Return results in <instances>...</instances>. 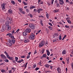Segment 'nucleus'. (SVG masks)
<instances>
[{
  "label": "nucleus",
  "instance_id": "nucleus-34",
  "mask_svg": "<svg viewBox=\"0 0 73 73\" xmlns=\"http://www.w3.org/2000/svg\"><path fill=\"white\" fill-rule=\"evenodd\" d=\"M46 17L47 19H49V15H48V13H47L46 15Z\"/></svg>",
  "mask_w": 73,
  "mask_h": 73
},
{
  "label": "nucleus",
  "instance_id": "nucleus-40",
  "mask_svg": "<svg viewBox=\"0 0 73 73\" xmlns=\"http://www.w3.org/2000/svg\"><path fill=\"white\" fill-rule=\"evenodd\" d=\"M54 12H58V11L57 10H54Z\"/></svg>",
  "mask_w": 73,
  "mask_h": 73
},
{
  "label": "nucleus",
  "instance_id": "nucleus-5",
  "mask_svg": "<svg viewBox=\"0 0 73 73\" xmlns=\"http://www.w3.org/2000/svg\"><path fill=\"white\" fill-rule=\"evenodd\" d=\"M29 27L31 28V29H35V25L33 24H32V23L30 24Z\"/></svg>",
  "mask_w": 73,
  "mask_h": 73
},
{
  "label": "nucleus",
  "instance_id": "nucleus-58",
  "mask_svg": "<svg viewBox=\"0 0 73 73\" xmlns=\"http://www.w3.org/2000/svg\"><path fill=\"white\" fill-rule=\"evenodd\" d=\"M47 4L48 5H49V6L50 5V3L48 2L47 3Z\"/></svg>",
  "mask_w": 73,
  "mask_h": 73
},
{
  "label": "nucleus",
  "instance_id": "nucleus-37",
  "mask_svg": "<svg viewBox=\"0 0 73 73\" xmlns=\"http://www.w3.org/2000/svg\"><path fill=\"white\" fill-rule=\"evenodd\" d=\"M23 3L25 5H27V3H26L25 2L23 1Z\"/></svg>",
  "mask_w": 73,
  "mask_h": 73
},
{
  "label": "nucleus",
  "instance_id": "nucleus-23",
  "mask_svg": "<svg viewBox=\"0 0 73 73\" xmlns=\"http://www.w3.org/2000/svg\"><path fill=\"white\" fill-rule=\"evenodd\" d=\"M48 28L50 30H52V27L51 26H48Z\"/></svg>",
  "mask_w": 73,
  "mask_h": 73
},
{
  "label": "nucleus",
  "instance_id": "nucleus-42",
  "mask_svg": "<svg viewBox=\"0 0 73 73\" xmlns=\"http://www.w3.org/2000/svg\"><path fill=\"white\" fill-rule=\"evenodd\" d=\"M1 72H2V73H4V72H5V70H1Z\"/></svg>",
  "mask_w": 73,
  "mask_h": 73
},
{
  "label": "nucleus",
  "instance_id": "nucleus-52",
  "mask_svg": "<svg viewBox=\"0 0 73 73\" xmlns=\"http://www.w3.org/2000/svg\"><path fill=\"white\" fill-rule=\"evenodd\" d=\"M17 62L18 63H21V60H19L18 61H17Z\"/></svg>",
  "mask_w": 73,
  "mask_h": 73
},
{
  "label": "nucleus",
  "instance_id": "nucleus-11",
  "mask_svg": "<svg viewBox=\"0 0 73 73\" xmlns=\"http://www.w3.org/2000/svg\"><path fill=\"white\" fill-rule=\"evenodd\" d=\"M42 11V9L41 8L38 9L37 10V11L38 13H40V11Z\"/></svg>",
  "mask_w": 73,
  "mask_h": 73
},
{
  "label": "nucleus",
  "instance_id": "nucleus-39",
  "mask_svg": "<svg viewBox=\"0 0 73 73\" xmlns=\"http://www.w3.org/2000/svg\"><path fill=\"white\" fill-rule=\"evenodd\" d=\"M30 16L32 18L33 17V15L31 14H30Z\"/></svg>",
  "mask_w": 73,
  "mask_h": 73
},
{
  "label": "nucleus",
  "instance_id": "nucleus-48",
  "mask_svg": "<svg viewBox=\"0 0 73 73\" xmlns=\"http://www.w3.org/2000/svg\"><path fill=\"white\" fill-rule=\"evenodd\" d=\"M12 70H11L9 71V73H12Z\"/></svg>",
  "mask_w": 73,
  "mask_h": 73
},
{
  "label": "nucleus",
  "instance_id": "nucleus-36",
  "mask_svg": "<svg viewBox=\"0 0 73 73\" xmlns=\"http://www.w3.org/2000/svg\"><path fill=\"white\" fill-rule=\"evenodd\" d=\"M67 21L68 23H69V24H71V21H70V20H68Z\"/></svg>",
  "mask_w": 73,
  "mask_h": 73
},
{
  "label": "nucleus",
  "instance_id": "nucleus-46",
  "mask_svg": "<svg viewBox=\"0 0 73 73\" xmlns=\"http://www.w3.org/2000/svg\"><path fill=\"white\" fill-rule=\"evenodd\" d=\"M65 27L66 28H69V26L66 25L65 26Z\"/></svg>",
  "mask_w": 73,
  "mask_h": 73
},
{
  "label": "nucleus",
  "instance_id": "nucleus-62",
  "mask_svg": "<svg viewBox=\"0 0 73 73\" xmlns=\"http://www.w3.org/2000/svg\"><path fill=\"white\" fill-rule=\"evenodd\" d=\"M70 4H73V3L72 2H70L69 3Z\"/></svg>",
  "mask_w": 73,
  "mask_h": 73
},
{
  "label": "nucleus",
  "instance_id": "nucleus-13",
  "mask_svg": "<svg viewBox=\"0 0 73 73\" xmlns=\"http://www.w3.org/2000/svg\"><path fill=\"white\" fill-rule=\"evenodd\" d=\"M0 56L1 57V58H6V56H5L4 54H1Z\"/></svg>",
  "mask_w": 73,
  "mask_h": 73
},
{
  "label": "nucleus",
  "instance_id": "nucleus-10",
  "mask_svg": "<svg viewBox=\"0 0 73 73\" xmlns=\"http://www.w3.org/2000/svg\"><path fill=\"white\" fill-rule=\"evenodd\" d=\"M7 31H10V30H11V26L7 25Z\"/></svg>",
  "mask_w": 73,
  "mask_h": 73
},
{
  "label": "nucleus",
  "instance_id": "nucleus-57",
  "mask_svg": "<svg viewBox=\"0 0 73 73\" xmlns=\"http://www.w3.org/2000/svg\"><path fill=\"white\" fill-rule=\"evenodd\" d=\"M43 3L44 2L43 1H42L40 2V4H43Z\"/></svg>",
  "mask_w": 73,
  "mask_h": 73
},
{
  "label": "nucleus",
  "instance_id": "nucleus-8",
  "mask_svg": "<svg viewBox=\"0 0 73 73\" xmlns=\"http://www.w3.org/2000/svg\"><path fill=\"white\" fill-rule=\"evenodd\" d=\"M8 42L10 43V44H9V46H11L12 44V40L11 39H8Z\"/></svg>",
  "mask_w": 73,
  "mask_h": 73
},
{
  "label": "nucleus",
  "instance_id": "nucleus-7",
  "mask_svg": "<svg viewBox=\"0 0 73 73\" xmlns=\"http://www.w3.org/2000/svg\"><path fill=\"white\" fill-rule=\"evenodd\" d=\"M59 4L60 5H63V4H64V2L63 0H59Z\"/></svg>",
  "mask_w": 73,
  "mask_h": 73
},
{
  "label": "nucleus",
  "instance_id": "nucleus-63",
  "mask_svg": "<svg viewBox=\"0 0 73 73\" xmlns=\"http://www.w3.org/2000/svg\"><path fill=\"white\" fill-rule=\"evenodd\" d=\"M66 37V35H65L63 37L64 38H65Z\"/></svg>",
  "mask_w": 73,
  "mask_h": 73
},
{
  "label": "nucleus",
  "instance_id": "nucleus-55",
  "mask_svg": "<svg viewBox=\"0 0 73 73\" xmlns=\"http://www.w3.org/2000/svg\"><path fill=\"white\" fill-rule=\"evenodd\" d=\"M9 22H10V23H11H11H12V19H11V20H10V21H9Z\"/></svg>",
  "mask_w": 73,
  "mask_h": 73
},
{
  "label": "nucleus",
  "instance_id": "nucleus-60",
  "mask_svg": "<svg viewBox=\"0 0 73 73\" xmlns=\"http://www.w3.org/2000/svg\"><path fill=\"white\" fill-rule=\"evenodd\" d=\"M12 69L13 71V72H14V71H15V68H12Z\"/></svg>",
  "mask_w": 73,
  "mask_h": 73
},
{
  "label": "nucleus",
  "instance_id": "nucleus-4",
  "mask_svg": "<svg viewBox=\"0 0 73 73\" xmlns=\"http://www.w3.org/2000/svg\"><path fill=\"white\" fill-rule=\"evenodd\" d=\"M35 35L33 34H32L31 35H30L29 36V38L30 40H33L35 38Z\"/></svg>",
  "mask_w": 73,
  "mask_h": 73
},
{
  "label": "nucleus",
  "instance_id": "nucleus-12",
  "mask_svg": "<svg viewBox=\"0 0 73 73\" xmlns=\"http://www.w3.org/2000/svg\"><path fill=\"white\" fill-rule=\"evenodd\" d=\"M5 28H6V27H5L4 26H3L1 29V32H3V31H5Z\"/></svg>",
  "mask_w": 73,
  "mask_h": 73
},
{
  "label": "nucleus",
  "instance_id": "nucleus-18",
  "mask_svg": "<svg viewBox=\"0 0 73 73\" xmlns=\"http://www.w3.org/2000/svg\"><path fill=\"white\" fill-rule=\"evenodd\" d=\"M23 34L24 36H26V35H27V31L24 32L23 33Z\"/></svg>",
  "mask_w": 73,
  "mask_h": 73
},
{
  "label": "nucleus",
  "instance_id": "nucleus-24",
  "mask_svg": "<svg viewBox=\"0 0 73 73\" xmlns=\"http://www.w3.org/2000/svg\"><path fill=\"white\" fill-rule=\"evenodd\" d=\"M42 22H43L42 21V20L40 21V23L41 24V25H42V26H43V24L42 23Z\"/></svg>",
  "mask_w": 73,
  "mask_h": 73
},
{
  "label": "nucleus",
  "instance_id": "nucleus-1",
  "mask_svg": "<svg viewBox=\"0 0 73 73\" xmlns=\"http://www.w3.org/2000/svg\"><path fill=\"white\" fill-rule=\"evenodd\" d=\"M6 36H9L11 37L13 42V44H14L15 42V38L14 37L13 34L11 33H8L6 35Z\"/></svg>",
  "mask_w": 73,
  "mask_h": 73
},
{
  "label": "nucleus",
  "instance_id": "nucleus-54",
  "mask_svg": "<svg viewBox=\"0 0 73 73\" xmlns=\"http://www.w3.org/2000/svg\"><path fill=\"white\" fill-rule=\"evenodd\" d=\"M66 3H67V2H68V3H69V0H66Z\"/></svg>",
  "mask_w": 73,
  "mask_h": 73
},
{
  "label": "nucleus",
  "instance_id": "nucleus-51",
  "mask_svg": "<svg viewBox=\"0 0 73 73\" xmlns=\"http://www.w3.org/2000/svg\"><path fill=\"white\" fill-rule=\"evenodd\" d=\"M21 13H22V14H25V12L24 11H22L21 12Z\"/></svg>",
  "mask_w": 73,
  "mask_h": 73
},
{
  "label": "nucleus",
  "instance_id": "nucleus-20",
  "mask_svg": "<svg viewBox=\"0 0 73 73\" xmlns=\"http://www.w3.org/2000/svg\"><path fill=\"white\" fill-rule=\"evenodd\" d=\"M12 12H13V11L11 9H10L9 10H8V12L9 13H12Z\"/></svg>",
  "mask_w": 73,
  "mask_h": 73
},
{
  "label": "nucleus",
  "instance_id": "nucleus-44",
  "mask_svg": "<svg viewBox=\"0 0 73 73\" xmlns=\"http://www.w3.org/2000/svg\"><path fill=\"white\" fill-rule=\"evenodd\" d=\"M15 33V31L14 30L13 31L12 33V34H13V35Z\"/></svg>",
  "mask_w": 73,
  "mask_h": 73
},
{
  "label": "nucleus",
  "instance_id": "nucleus-45",
  "mask_svg": "<svg viewBox=\"0 0 73 73\" xmlns=\"http://www.w3.org/2000/svg\"><path fill=\"white\" fill-rule=\"evenodd\" d=\"M19 31H20V29H18L16 31L17 33H18L19 32Z\"/></svg>",
  "mask_w": 73,
  "mask_h": 73
},
{
  "label": "nucleus",
  "instance_id": "nucleus-30",
  "mask_svg": "<svg viewBox=\"0 0 73 73\" xmlns=\"http://www.w3.org/2000/svg\"><path fill=\"white\" fill-rule=\"evenodd\" d=\"M45 66L47 68H49V64H47L45 65Z\"/></svg>",
  "mask_w": 73,
  "mask_h": 73
},
{
  "label": "nucleus",
  "instance_id": "nucleus-15",
  "mask_svg": "<svg viewBox=\"0 0 73 73\" xmlns=\"http://www.w3.org/2000/svg\"><path fill=\"white\" fill-rule=\"evenodd\" d=\"M70 58L69 57H68L66 58V60L67 61V64H69V59Z\"/></svg>",
  "mask_w": 73,
  "mask_h": 73
},
{
  "label": "nucleus",
  "instance_id": "nucleus-32",
  "mask_svg": "<svg viewBox=\"0 0 73 73\" xmlns=\"http://www.w3.org/2000/svg\"><path fill=\"white\" fill-rule=\"evenodd\" d=\"M59 38L60 40H62V38H61V36L60 35L59 37Z\"/></svg>",
  "mask_w": 73,
  "mask_h": 73
},
{
  "label": "nucleus",
  "instance_id": "nucleus-9",
  "mask_svg": "<svg viewBox=\"0 0 73 73\" xmlns=\"http://www.w3.org/2000/svg\"><path fill=\"white\" fill-rule=\"evenodd\" d=\"M57 70L58 73H61V70L60 69V67L57 68Z\"/></svg>",
  "mask_w": 73,
  "mask_h": 73
},
{
  "label": "nucleus",
  "instance_id": "nucleus-41",
  "mask_svg": "<svg viewBox=\"0 0 73 73\" xmlns=\"http://www.w3.org/2000/svg\"><path fill=\"white\" fill-rule=\"evenodd\" d=\"M26 11L27 12H29V10L27 9H26Z\"/></svg>",
  "mask_w": 73,
  "mask_h": 73
},
{
  "label": "nucleus",
  "instance_id": "nucleus-43",
  "mask_svg": "<svg viewBox=\"0 0 73 73\" xmlns=\"http://www.w3.org/2000/svg\"><path fill=\"white\" fill-rule=\"evenodd\" d=\"M48 24L50 25V26H52V24L50 23H48Z\"/></svg>",
  "mask_w": 73,
  "mask_h": 73
},
{
  "label": "nucleus",
  "instance_id": "nucleus-64",
  "mask_svg": "<svg viewBox=\"0 0 73 73\" xmlns=\"http://www.w3.org/2000/svg\"><path fill=\"white\" fill-rule=\"evenodd\" d=\"M68 19H70V17H68L66 18V20H68Z\"/></svg>",
  "mask_w": 73,
  "mask_h": 73
},
{
  "label": "nucleus",
  "instance_id": "nucleus-27",
  "mask_svg": "<svg viewBox=\"0 0 73 73\" xmlns=\"http://www.w3.org/2000/svg\"><path fill=\"white\" fill-rule=\"evenodd\" d=\"M19 9V11L21 13L23 11V9H22V8H20Z\"/></svg>",
  "mask_w": 73,
  "mask_h": 73
},
{
  "label": "nucleus",
  "instance_id": "nucleus-49",
  "mask_svg": "<svg viewBox=\"0 0 73 73\" xmlns=\"http://www.w3.org/2000/svg\"><path fill=\"white\" fill-rule=\"evenodd\" d=\"M39 17H42V18L44 17V16H41V15H40L39 16Z\"/></svg>",
  "mask_w": 73,
  "mask_h": 73
},
{
  "label": "nucleus",
  "instance_id": "nucleus-56",
  "mask_svg": "<svg viewBox=\"0 0 73 73\" xmlns=\"http://www.w3.org/2000/svg\"><path fill=\"white\" fill-rule=\"evenodd\" d=\"M25 57L24 56H21V58H25Z\"/></svg>",
  "mask_w": 73,
  "mask_h": 73
},
{
  "label": "nucleus",
  "instance_id": "nucleus-29",
  "mask_svg": "<svg viewBox=\"0 0 73 73\" xmlns=\"http://www.w3.org/2000/svg\"><path fill=\"white\" fill-rule=\"evenodd\" d=\"M57 7H60V4L58 3H57L56 4Z\"/></svg>",
  "mask_w": 73,
  "mask_h": 73
},
{
  "label": "nucleus",
  "instance_id": "nucleus-14",
  "mask_svg": "<svg viewBox=\"0 0 73 73\" xmlns=\"http://www.w3.org/2000/svg\"><path fill=\"white\" fill-rule=\"evenodd\" d=\"M26 32L28 33H30L31 32V30L30 29H27L26 30Z\"/></svg>",
  "mask_w": 73,
  "mask_h": 73
},
{
  "label": "nucleus",
  "instance_id": "nucleus-19",
  "mask_svg": "<svg viewBox=\"0 0 73 73\" xmlns=\"http://www.w3.org/2000/svg\"><path fill=\"white\" fill-rule=\"evenodd\" d=\"M30 8V9H33V8H35L36 7L34 6H31Z\"/></svg>",
  "mask_w": 73,
  "mask_h": 73
},
{
  "label": "nucleus",
  "instance_id": "nucleus-31",
  "mask_svg": "<svg viewBox=\"0 0 73 73\" xmlns=\"http://www.w3.org/2000/svg\"><path fill=\"white\" fill-rule=\"evenodd\" d=\"M15 61L17 62V60H18V58L17 57H15Z\"/></svg>",
  "mask_w": 73,
  "mask_h": 73
},
{
  "label": "nucleus",
  "instance_id": "nucleus-6",
  "mask_svg": "<svg viewBox=\"0 0 73 73\" xmlns=\"http://www.w3.org/2000/svg\"><path fill=\"white\" fill-rule=\"evenodd\" d=\"M7 4L5 3H4L1 5V7L3 9H5V5H6Z\"/></svg>",
  "mask_w": 73,
  "mask_h": 73
},
{
  "label": "nucleus",
  "instance_id": "nucleus-28",
  "mask_svg": "<svg viewBox=\"0 0 73 73\" xmlns=\"http://www.w3.org/2000/svg\"><path fill=\"white\" fill-rule=\"evenodd\" d=\"M24 41L25 42H29V40H25Z\"/></svg>",
  "mask_w": 73,
  "mask_h": 73
},
{
  "label": "nucleus",
  "instance_id": "nucleus-25",
  "mask_svg": "<svg viewBox=\"0 0 73 73\" xmlns=\"http://www.w3.org/2000/svg\"><path fill=\"white\" fill-rule=\"evenodd\" d=\"M42 56L44 58H46V54H44L42 55Z\"/></svg>",
  "mask_w": 73,
  "mask_h": 73
},
{
  "label": "nucleus",
  "instance_id": "nucleus-53",
  "mask_svg": "<svg viewBox=\"0 0 73 73\" xmlns=\"http://www.w3.org/2000/svg\"><path fill=\"white\" fill-rule=\"evenodd\" d=\"M38 69H39V68H37L35 69V70H38Z\"/></svg>",
  "mask_w": 73,
  "mask_h": 73
},
{
  "label": "nucleus",
  "instance_id": "nucleus-2",
  "mask_svg": "<svg viewBox=\"0 0 73 73\" xmlns=\"http://www.w3.org/2000/svg\"><path fill=\"white\" fill-rule=\"evenodd\" d=\"M4 53H5V54L6 55L7 57L8 58H9L10 60H13V57H9V56L8 54L6 52V51H5Z\"/></svg>",
  "mask_w": 73,
  "mask_h": 73
},
{
  "label": "nucleus",
  "instance_id": "nucleus-35",
  "mask_svg": "<svg viewBox=\"0 0 73 73\" xmlns=\"http://www.w3.org/2000/svg\"><path fill=\"white\" fill-rule=\"evenodd\" d=\"M34 11L35 12H37V9H34Z\"/></svg>",
  "mask_w": 73,
  "mask_h": 73
},
{
  "label": "nucleus",
  "instance_id": "nucleus-16",
  "mask_svg": "<svg viewBox=\"0 0 73 73\" xmlns=\"http://www.w3.org/2000/svg\"><path fill=\"white\" fill-rule=\"evenodd\" d=\"M46 52H47V55L48 56H49L50 55V52L49 51V50H47Z\"/></svg>",
  "mask_w": 73,
  "mask_h": 73
},
{
  "label": "nucleus",
  "instance_id": "nucleus-26",
  "mask_svg": "<svg viewBox=\"0 0 73 73\" xmlns=\"http://www.w3.org/2000/svg\"><path fill=\"white\" fill-rule=\"evenodd\" d=\"M4 61L7 62H9V60H8L7 59H5V60H4Z\"/></svg>",
  "mask_w": 73,
  "mask_h": 73
},
{
  "label": "nucleus",
  "instance_id": "nucleus-61",
  "mask_svg": "<svg viewBox=\"0 0 73 73\" xmlns=\"http://www.w3.org/2000/svg\"><path fill=\"white\" fill-rule=\"evenodd\" d=\"M30 57V56L29 55H28L27 57V58H29Z\"/></svg>",
  "mask_w": 73,
  "mask_h": 73
},
{
  "label": "nucleus",
  "instance_id": "nucleus-38",
  "mask_svg": "<svg viewBox=\"0 0 73 73\" xmlns=\"http://www.w3.org/2000/svg\"><path fill=\"white\" fill-rule=\"evenodd\" d=\"M54 2V0H51V4L52 5L53 4V2Z\"/></svg>",
  "mask_w": 73,
  "mask_h": 73
},
{
  "label": "nucleus",
  "instance_id": "nucleus-47",
  "mask_svg": "<svg viewBox=\"0 0 73 73\" xmlns=\"http://www.w3.org/2000/svg\"><path fill=\"white\" fill-rule=\"evenodd\" d=\"M13 61V63H16V62L15 61V60H13H13H12Z\"/></svg>",
  "mask_w": 73,
  "mask_h": 73
},
{
  "label": "nucleus",
  "instance_id": "nucleus-33",
  "mask_svg": "<svg viewBox=\"0 0 73 73\" xmlns=\"http://www.w3.org/2000/svg\"><path fill=\"white\" fill-rule=\"evenodd\" d=\"M28 64V62H27L25 64V68H27V64Z\"/></svg>",
  "mask_w": 73,
  "mask_h": 73
},
{
  "label": "nucleus",
  "instance_id": "nucleus-22",
  "mask_svg": "<svg viewBox=\"0 0 73 73\" xmlns=\"http://www.w3.org/2000/svg\"><path fill=\"white\" fill-rule=\"evenodd\" d=\"M11 3H12V4H13V5H15V1H11Z\"/></svg>",
  "mask_w": 73,
  "mask_h": 73
},
{
  "label": "nucleus",
  "instance_id": "nucleus-59",
  "mask_svg": "<svg viewBox=\"0 0 73 73\" xmlns=\"http://www.w3.org/2000/svg\"><path fill=\"white\" fill-rule=\"evenodd\" d=\"M48 42H46L45 45H48Z\"/></svg>",
  "mask_w": 73,
  "mask_h": 73
},
{
  "label": "nucleus",
  "instance_id": "nucleus-50",
  "mask_svg": "<svg viewBox=\"0 0 73 73\" xmlns=\"http://www.w3.org/2000/svg\"><path fill=\"white\" fill-rule=\"evenodd\" d=\"M37 53V51L35 50V52L34 53V54H36V53Z\"/></svg>",
  "mask_w": 73,
  "mask_h": 73
},
{
  "label": "nucleus",
  "instance_id": "nucleus-21",
  "mask_svg": "<svg viewBox=\"0 0 73 73\" xmlns=\"http://www.w3.org/2000/svg\"><path fill=\"white\" fill-rule=\"evenodd\" d=\"M62 54H66V52H65V50H64L62 52Z\"/></svg>",
  "mask_w": 73,
  "mask_h": 73
},
{
  "label": "nucleus",
  "instance_id": "nucleus-17",
  "mask_svg": "<svg viewBox=\"0 0 73 73\" xmlns=\"http://www.w3.org/2000/svg\"><path fill=\"white\" fill-rule=\"evenodd\" d=\"M7 19L8 21H10V20H11V18L9 17H7Z\"/></svg>",
  "mask_w": 73,
  "mask_h": 73
},
{
  "label": "nucleus",
  "instance_id": "nucleus-3",
  "mask_svg": "<svg viewBox=\"0 0 73 73\" xmlns=\"http://www.w3.org/2000/svg\"><path fill=\"white\" fill-rule=\"evenodd\" d=\"M45 42L44 41H42L40 43L39 46V47H42V46H43L44 45H45Z\"/></svg>",
  "mask_w": 73,
  "mask_h": 73
}]
</instances>
